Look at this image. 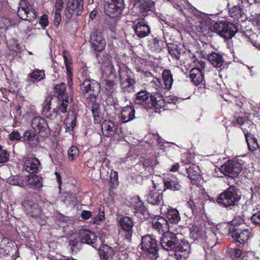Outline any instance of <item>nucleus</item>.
I'll return each mask as SVG.
<instances>
[{"mask_svg":"<svg viewBox=\"0 0 260 260\" xmlns=\"http://www.w3.org/2000/svg\"><path fill=\"white\" fill-rule=\"evenodd\" d=\"M210 29L225 39L229 40L238 31V26L226 20H219L211 26Z\"/></svg>","mask_w":260,"mask_h":260,"instance_id":"f257e3e1","label":"nucleus"},{"mask_svg":"<svg viewBox=\"0 0 260 260\" xmlns=\"http://www.w3.org/2000/svg\"><path fill=\"white\" fill-rule=\"evenodd\" d=\"M229 187L221 193L217 199V202L225 207L235 206L241 199L238 189L234 185H230Z\"/></svg>","mask_w":260,"mask_h":260,"instance_id":"f03ea898","label":"nucleus"},{"mask_svg":"<svg viewBox=\"0 0 260 260\" xmlns=\"http://www.w3.org/2000/svg\"><path fill=\"white\" fill-rule=\"evenodd\" d=\"M182 227H179L177 229L175 228L173 231L162 236L160 239L161 247L167 251L173 250L176 242L179 241V237H182Z\"/></svg>","mask_w":260,"mask_h":260,"instance_id":"7ed1b4c3","label":"nucleus"},{"mask_svg":"<svg viewBox=\"0 0 260 260\" xmlns=\"http://www.w3.org/2000/svg\"><path fill=\"white\" fill-rule=\"evenodd\" d=\"M80 89L85 98L94 102L100 91V86L99 83L95 80L86 79L81 85Z\"/></svg>","mask_w":260,"mask_h":260,"instance_id":"20e7f679","label":"nucleus"},{"mask_svg":"<svg viewBox=\"0 0 260 260\" xmlns=\"http://www.w3.org/2000/svg\"><path fill=\"white\" fill-rule=\"evenodd\" d=\"M125 6L124 0H105L104 11L109 17H117L120 16Z\"/></svg>","mask_w":260,"mask_h":260,"instance_id":"39448f33","label":"nucleus"},{"mask_svg":"<svg viewBox=\"0 0 260 260\" xmlns=\"http://www.w3.org/2000/svg\"><path fill=\"white\" fill-rule=\"evenodd\" d=\"M119 75L120 87L124 92H132L134 91L135 81L127 75L125 66H116Z\"/></svg>","mask_w":260,"mask_h":260,"instance_id":"423d86ee","label":"nucleus"},{"mask_svg":"<svg viewBox=\"0 0 260 260\" xmlns=\"http://www.w3.org/2000/svg\"><path fill=\"white\" fill-rule=\"evenodd\" d=\"M66 86L64 83L57 84L54 88L55 93L57 95L58 103L57 108L62 113L67 111V107L69 106L68 94L66 92Z\"/></svg>","mask_w":260,"mask_h":260,"instance_id":"0eeeda50","label":"nucleus"},{"mask_svg":"<svg viewBox=\"0 0 260 260\" xmlns=\"http://www.w3.org/2000/svg\"><path fill=\"white\" fill-rule=\"evenodd\" d=\"M83 0H69L64 12L66 19L70 21L74 14L81 16L83 10Z\"/></svg>","mask_w":260,"mask_h":260,"instance_id":"6e6552de","label":"nucleus"},{"mask_svg":"<svg viewBox=\"0 0 260 260\" xmlns=\"http://www.w3.org/2000/svg\"><path fill=\"white\" fill-rule=\"evenodd\" d=\"M141 247L143 250L157 257L158 251V245L153 236L146 235L142 238Z\"/></svg>","mask_w":260,"mask_h":260,"instance_id":"1a4fd4ad","label":"nucleus"},{"mask_svg":"<svg viewBox=\"0 0 260 260\" xmlns=\"http://www.w3.org/2000/svg\"><path fill=\"white\" fill-rule=\"evenodd\" d=\"M219 170L224 175L233 179L241 172V165L236 161L229 160L222 165Z\"/></svg>","mask_w":260,"mask_h":260,"instance_id":"9d476101","label":"nucleus"},{"mask_svg":"<svg viewBox=\"0 0 260 260\" xmlns=\"http://www.w3.org/2000/svg\"><path fill=\"white\" fill-rule=\"evenodd\" d=\"M102 69V75L103 78L108 79L105 80V88L110 93L113 92L115 84L112 80L117 76V70L114 66H104Z\"/></svg>","mask_w":260,"mask_h":260,"instance_id":"9b49d317","label":"nucleus"},{"mask_svg":"<svg viewBox=\"0 0 260 260\" xmlns=\"http://www.w3.org/2000/svg\"><path fill=\"white\" fill-rule=\"evenodd\" d=\"M173 250L175 251V255L178 260H184L187 258L190 251V245L184 240L183 235L182 237H179V241L176 242Z\"/></svg>","mask_w":260,"mask_h":260,"instance_id":"f8f14e48","label":"nucleus"},{"mask_svg":"<svg viewBox=\"0 0 260 260\" xmlns=\"http://www.w3.org/2000/svg\"><path fill=\"white\" fill-rule=\"evenodd\" d=\"M101 127L103 134L105 136L114 139L118 138L120 130L118 127L117 123L111 120H105Z\"/></svg>","mask_w":260,"mask_h":260,"instance_id":"ddd939ff","label":"nucleus"},{"mask_svg":"<svg viewBox=\"0 0 260 260\" xmlns=\"http://www.w3.org/2000/svg\"><path fill=\"white\" fill-rule=\"evenodd\" d=\"M31 125L36 132L41 136H45L49 134L50 129L46 120L41 116L34 117L31 119Z\"/></svg>","mask_w":260,"mask_h":260,"instance_id":"4468645a","label":"nucleus"},{"mask_svg":"<svg viewBox=\"0 0 260 260\" xmlns=\"http://www.w3.org/2000/svg\"><path fill=\"white\" fill-rule=\"evenodd\" d=\"M23 169L27 172L33 174L37 173L41 169L40 160L34 157H25L22 159Z\"/></svg>","mask_w":260,"mask_h":260,"instance_id":"2eb2a0df","label":"nucleus"},{"mask_svg":"<svg viewBox=\"0 0 260 260\" xmlns=\"http://www.w3.org/2000/svg\"><path fill=\"white\" fill-rule=\"evenodd\" d=\"M228 230L231 234L234 240L240 243L245 242L249 237L250 232L248 229L243 228H231L226 225Z\"/></svg>","mask_w":260,"mask_h":260,"instance_id":"dca6fc26","label":"nucleus"},{"mask_svg":"<svg viewBox=\"0 0 260 260\" xmlns=\"http://www.w3.org/2000/svg\"><path fill=\"white\" fill-rule=\"evenodd\" d=\"M90 42L93 49L99 52H101L105 49L106 43L102 33L98 31L91 33Z\"/></svg>","mask_w":260,"mask_h":260,"instance_id":"f3484780","label":"nucleus"},{"mask_svg":"<svg viewBox=\"0 0 260 260\" xmlns=\"http://www.w3.org/2000/svg\"><path fill=\"white\" fill-rule=\"evenodd\" d=\"M79 235L81 243L90 245L94 248L96 247V245L94 244L96 242L97 237L94 233L88 230L82 229L80 230Z\"/></svg>","mask_w":260,"mask_h":260,"instance_id":"a211bd4d","label":"nucleus"},{"mask_svg":"<svg viewBox=\"0 0 260 260\" xmlns=\"http://www.w3.org/2000/svg\"><path fill=\"white\" fill-rule=\"evenodd\" d=\"M152 225L153 229H155L159 234L162 236L167 234L169 232V226L168 221L162 217L157 219H153L152 221Z\"/></svg>","mask_w":260,"mask_h":260,"instance_id":"6ab92c4d","label":"nucleus"},{"mask_svg":"<svg viewBox=\"0 0 260 260\" xmlns=\"http://www.w3.org/2000/svg\"><path fill=\"white\" fill-rule=\"evenodd\" d=\"M134 31L139 38H143L150 33V28L147 23L143 21H138L134 26Z\"/></svg>","mask_w":260,"mask_h":260,"instance_id":"aec40b11","label":"nucleus"},{"mask_svg":"<svg viewBox=\"0 0 260 260\" xmlns=\"http://www.w3.org/2000/svg\"><path fill=\"white\" fill-rule=\"evenodd\" d=\"M149 93L146 90H141L136 94L134 103L136 105H141L145 109L150 108V103Z\"/></svg>","mask_w":260,"mask_h":260,"instance_id":"412c9836","label":"nucleus"},{"mask_svg":"<svg viewBox=\"0 0 260 260\" xmlns=\"http://www.w3.org/2000/svg\"><path fill=\"white\" fill-rule=\"evenodd\" d=\"M119 223L121 229L127 233L125 236V238L128 240H130L133 233V227L134 223L132 219L127 216L123 217L120 218Z\"/></svg>","mask_w":260,"mask_h":260,"instance_id":"4be33fe9","label":"nucleus"},{"mask_svg":"<svg viewBox=\"0 0 260 260\" xmlns=\"http://www.w3.org/2000/svg\"><path fill=\"white\" fill-rule=\"evenodd\" d=\"M51 98L49 97L45 100L43 104L42 114L47 118L54 119L57 115V111L55 108H51Z\"/></svg>","mask_w":260,"mask_h":260,"instance_id":"5701e85b","label":"nucleus"},{"mask_svg":"<svg viewBox=\"0 0 260 260\" xmlns=\"http://www.w3.org/2000/svg\"><path fill=\"white\" fill-rule=\"evenodd\" d=\"M7 47L9 52L7 53V57L9 60H13L14 57L17 55V52L21 51L22 50V48L18 43V41L15 39L9 40L7 43Z\"/></svg>","mask_w":260,"mask_h":260,"instance_id":"b1692460","label":"nucleus"},{"mask_svg":"<svg viewBox=\"0 0 260 260\" xmlns=\"http://www.w3.org/2000/svg\"><path fill=\"white\" fill-rule=\"evenodd\" d=\"M147 201L152 205H159L162 202V194L155 189L152 188L146 195Z\"/></svg>","mask_w":260,"mask_h":260,"instance_id":"393cba45","label":"nucleus"},{"mask_svg":"<svg viewBox=\"0 0 260 260\" xmlns=\"http://www.w3.org/2000/svg\"><path fill=\"white\" fill-rule=\"evenodd\" d=\"M135 110L133 106H126L121 110L120 120L122 123L128 122L135 118Z\"/></svg>","mask_w":260,"mask_h":260,"instance_id":"a878e982","label":"nucleus"},{"mask_svg":"<svg viewBox=\"0 0 260 260\" xmlns=\"http://www.w3.org/2000/svg\"><path fill=\"white\" fill-rule=\"evenodd\" d=\"M150 107H154L156 110L160 109L165 107L166 101L163 96L157 92L154 93L150 96Z\"/></svg>","mask_w":260,"mask_h":260,"instance_id":"bb28decb","label":"nucleus"},{"mask_svg":"<svg viewBox=\"0 0 260 260\" xmlns=\"http://www.w3.org/2000/svg\"><path fill=\"white\" fill-rule=\"evenodd\" d=\"M164 184L167 189L173 191L179 190L181 187L178 179L173 175L169 176L167 178L164 179Z\"/></svg>","mask_w":260,"mask_h":260,"instance_id":"cd10ccee","label":"nucleus"},{"mask_svg":"<svg viewBox=\"0 0 260 260\" xmlns=\"http://www.w3.org/2000/svg\"><path fill=\"white\" fill-rule=\"evenodd\" d=\"M189 76L191 81L196 85H200L204 82V76L202 71L197 67L192 68L190 71Z\"/></svg>","mask_w":260,"mask_h":260,"instance_id":"c85d7f7f","label":"nucleus"},{"mask_svg":"<svg viewBox=\"0 0 260 260\" xmlns=\"http://www.w3.org/2000/svg\"><path fill=\"white\" fill-rule=\"evenodd\" d=\"M169 53L172 58L179 59L180 56L181 45L177 42L168 43L167 44Z\"/></svg>","mask_w":260,"mask_h":260,"instance_id":"c756f323","label":"nucleus"},{"mask_svg":"<svg viewBox=\"0 0 260 260\" xmlns=\"http://www.w3.org/2000/svg\"><path fill=\"white\" fill-rule=\"evenodd\" d=\"M99 254L101 258L104 260H109L112 258L114 251L112 247L104 244L100 247Z\"/></svg>","mask_w":260,"mask_h":260,"instance_id":"7c9ffc66","label":"nucleus"},{"mask_svg":"<svg viewBox=\"0 0 260 260\" xmlns=\"http://www.w3.org/2000/svg\"><path fill=\"white\" fill-rule=\"evenodd\" d=\"M237 32L240 33L242 36L245 37L248 39L257 37V35L252 31L251 27L246 25L245 22L240 25V27L238 26V31Z\"/></svg>","mask_w":260,"mask_h":260,"instance_id":"2f4dec72","label":"nucleus"},{"mask_svg":"<svg viewBox=\"0 0 260 260\" xmlns=\"http://www.w3.org/2000/svg\"><path fill=\"white\" fill-rule=\"evenodd\" d=\"M23 141L29 143L32 146L37 145L39 142V137L32 131H26L23 136Z\"/></svg>","mask_w":260,"mask_h":260,"instance_id":"473e14b6","label":"nucleus"},{"mask_svg":"<svg viewBox=\"0 0 260 260\" xmlns=\"http://www.w3.org/2000/svg\"><path fill=\"white\" fill-rule=\"evenodd\" d=\"M166 217L169 222L176 224L178 223L181 219L178 211L172 208L168 209Z\"/></svg>","mask_w":260,"mask_h":260,"instance_id":"72a5a7b5","label":"nucleus"},{"mask_svg":"<svg viewBox=\"0 0 260 260\" xmlns=\"http://www.w3.org/2000/svg\"><path fill=\"white\" fill-rule=\"evenodd\" d=\"M139 9L142 16L145 17L148 11L153 12L155 10V3L151 0L144 1L139 5Z\"/></svg>","mask_w":260,"mask_h":260,"instance_id":"f704fd0d","label":"nucleus"},{"mask_svg":"<svg viewBox=\"0 0 260 260\" xmlns=\"http://www.w3.org/2000/svg\"><path fill=\"white\" fill-rule=\"evenodd\" d=\"M164 41L155 38L149 41L148 47L152 51L160 52L164 48Z\"/></svg>","mask_w":260,"mask_h":260,"instance_id":"c9c22d12","label":"nucleus"},{"mask_svg":"<svg viewBox=\"0 0 260 260\" xmlns=\"http://www.w3.org/2000/svg\"><path fill=\"white\" fill-rule=\"evenodd\" d=\"M247 145L249 149L253 151L258 148V145L257 143V139L253 137V136L248 132H246L244 134Z\"/></svg>","mask_w":260,"mask_h":260,"instance_id":"e433bc0d","label":"nucleus"},{"mask_svg":"<svg viewBox=\"0 0 260 260\" xmlns=\"http://www.w3.org/2000/svg\"><path fill=\"white\" fill-rule=\"evenodd\" d=\"M206 58L212 65H222L224 62L222 56L215 52L210 53Z\"/></svg>","mask_w":260,"mask_h":260,"instance_id":"4c0bfd02","label":"nucleus"},{"mask_svg":"<svg viewBox=\"0 0 260 260\" xmlns=\"http://www.w3.org/2000/svg\"><path fill=\"white\" fill-rule=\"evenodd\" d=\"M26 211L28 214L34 218L38 217L41 215L42 213L41 210L39 207L38 205L32 202L28 204V207H26Z\"/></svg>","mask_w":260,"mask_h":260,"instance_id":"58836bf2","label":"nucleus"},{"mask_svg":"<svg viewBox=\"0 0 260 260\" xmlns=\"http://www.w3.org/2000/svg\"><path fill=\"white\" fill-rule=\"evenodd\" d=\"M229 13L231 17L237 20H239L244 14L243 10L240 5L234 6L229 9Z\"/></svg>","mask_w":260,"mask_h":260,"instance_id":"ea45409f","label":"nucleus"},{"mask_svg":"<svg viewBox=\"0 0 260 260\" xmlns=\"http://www.w3.org/2000/svg\"><path fill=\"white\" fill-rule=\"evenodd\" d=\"M28 183L36 189L40 188L43 186L42 178L37 175H30L28 177Z\"/></svg>","mask_w":260,"mask_h":260,"instance_id":"a19ab883","label":"nucleus"},{"mask_svg":"<svg viewBox=\"0 0 260 260\" xmlns=\"http://www.w3.org/2000/svg\"><path fill=\"white\" fill-rule=\"evenodd\" d=\"M204 234V231L200 229V228L197 225H192L190 228V237L194 240L202 238Z\"/></svg>","mask_w":260,"mask_h":260,"instance_id":"79ce46f5","label":"nucleus"},{"mask_svg":"<svg viewBox=\"0 0 260 260\" xmlns=\"http://www.w3.org/2000/svg\"><path fill=\"white\" fill-rule=\"evenodd\" d=\"M252 214L250 218L252 222L256 225H260V205L254 207Z\"/></svg>","mask_w":260,"mask_h":260,"instance_id":"37998d69","label":"nucleus"},{"mask_svg":"<svg viewBox=\"0 0 260 260\" xmlns=\"http://www.w3.org/2000/svg\"><path fill=\"white\" fill-rule=\"evenodd\" d=\"M211 38V35H209L206 37L203 35L202 37H200L198 40H196L195 41L194 46L196 47V52L200 54V50H202V48L203 47L204 45L205 46H207L208 45V41L207 40L208 38Z\"/></svg>","mask_w":260,"mask_h":260,"instance_id":"c03bdc74","label":"nucleus"},{"mask_svg":"<svg viewBox=\"0 0 260 260\" xmlns=\"http://www.w3.org/2000/svg\"><path fill=\"white\" fill-rule=\"evenodd\" d=\"M20 9L18 11V15L21 19H23V14L32 6L26 0H21L19 3Z\"/></svg>","mask_w":260,"mask_h":260,"instance_id":"a18cd8bd","label":"nucleus"},{"mask_svg":"<svg viewBox=\"0 0 260 260\" xmlns=\"http://www.w3.org/2000/svg\"><path fill=\"white\" fill-rule=\"evenodd\" d=\"M231 223V228H243L245 226L244 219L239 215L235 216Z\"/></svg>","mask_w":260,"mask_h":260,"instance_id":"49530a36","label":"nucleus"},{"mask_svg":"<svg viewBox=\"0 0 260 260\" xmlns=\"http://www.w3.org/2000/svg\"><path fill=\"white\" fill-rule=\"evenodd\" d=\"M23 20H27L29 22H32L37 18V13L33 7H31L29 10L26 11V13L23 14Z\"/></svg>","mask_w":260,"mask_h":260,"instance_id":"de8ad7c7","label":"nucleus"},{"mask_svg":"<svg viewBox=\"0 0 260 260\" xmlns=\"http://www.w3.org/2000/svg\"><path fill=\"white\" fill-rule=\"evenodd\" d=\"M208 235L206 236V242L211 246H215L217 243V237L215 232L212 230L208 231Z\"/></svg>","mask_w":260,"mask_h":260,"instance_id":"09e8293b","label":"nucleus"},{"mask_svg":"<svg viewBox=\"0 0 260 260\" xmlns=\"http://www.w3.org/2000/svg\"><path fill=\"white\" fill-rule=\"evenodd\" d=\"M237 122L241 125V129L243 130L244 134L246 132H248V129L246 128V126H251L252 128H255V125L251 121H245L242 117H238L237 119Z\"/></svg>","mask_w":260,"mask_h":260,"instance_id":"8fccbe9b","label":"nucleus"},{"mask_svg":"<svg viewBox=\"0 0 260 260\" xmlns=\"http://www.w3.org/2000/svg\"><path fill=\"white\" fill-rule=\"evenodd\" d=\"M45 74L43 70H35L29 75L28 80L29 81L34 82L36 80L39 81L44 78Z\"/></svg>","mask_w":260,"mask_h":260,"instance_id":"3c124183","label":"nucleus"},{"mask_svg":"<svg viewBox=\"0 0 260 260\" xmlns=\"http://www.w3.org/2000/svg\"><path fill=\"white\" fill-rule=\"evenodd\" d=\"M163 80L165 84L166 88H171L172 83L173 79L170 71L165 70L162 73Z\"/></svg>","mask_w":260,"mask_h":260,"instance_id":"603ef678","label":"nucleus"},{"mask_svg":"<svg viewBox=\"0 0 260 260\" xmlns=\"http://www.w3.org/2000/svg\"><path fill=\"white\" fill-rule=\"evenodd\" d=\"M96 57L98 59L99 63L101 64H106V65H112L111 63L112 57L109 53H104L102 56L96 53Z\"/></svg>","mask_w":260,"mask_h":260,"instance_id":"864d4df0","label":"nucleus"},{"mask_svg":"<svg viewBox=\"0 0 260 260\" xmlns=\"http://www.w3.org/2000/svg\"><path fill=\"white\" fill-rule=\"evenodd\" d=\"M79 155V150L75 146H72L68 151V158L70 160H74Z\"/></svg>","mask_w":260,"mask_h":260,"instance_id":"5fc2aeb1","label":"nucleus"},{"mask_svg":"<svg viewBox=\"0 0 260 260\" xmlns=\"http://www.w3.org/2000/svg\"><path fill=\"white\" fill-rule=\"evenodd\" d=\"M194 167L190 166L186 168V173L187 177L189 178L191 181H196L198 178V173L197 171L194 170Z\"/></svg>","mask_w":260,"mask_h":260,"instance_id":"6e6d98bb","label":"nucleus"},{"mask_svg":"<svg viewBox=\"0 0 260 260\" xmlns=\"http://www.w3.org/2000/svg\"><path fill=\"white\" fill-rule=\"evenodd\" d=\"M76 124V118L75 115H71L70 117H69L66 121V125L67 126V129H68L69 131L70 129L72 130Z\"/></svg>","mask_w":260,"mask_h":260,"instance_id":"4d7b16f0","label":"nucleus"},{"mask_svg":"<svg viewBox=\"0 0 260 260\" xmlns=\"http://www.w3.org/2000/svg\"><path fill=\"white\" fill-rule=\"evenodd\" d=\"M8 182L12 185L21 186L23 184L22 177L14 176L8 179Z\"/></svg>","mask_w":260,"mask_h":260,"instance_id":"13d9d810","label":"nucleus"},{"mask_svg":"<svg viewBox=\"0 0 260 260\" xmlns=\"http://www.w3.org/2000/svg\"><path fill=\"white\" fill-rule=\"evenodd\" d=\"M207 41H208L207 46L204 45L203 47L202 48V50H200V56L203 58H206V56L210 53L209 50L211 47L210 45L211 42L209 41L208 39H207Z\"/></svg>","mask_w":260,"mask_h":260,"instance_id":"bf43d9fd","label":"nucleus"},{"mask_svg":"<svg viewBox=\"0 0 260 260\" xmlns=\"http://www.w3.org/2000/svg\"><path fill=\"white\" fill-rule=\"evenodd\" d=\"M115 18L116 17H110L109 19L106 20V24L108 28L113 32H115L116 30L117 22L115 19Z\"/></svg>","mask_w":260,"mask_h":260,"instance_id":"052dcab7","label":"nucleus"},{"mask_svg":"<svg viewBox=\"0 0 260 260\" xmlns=\"http://www.w3.org/2000/svg\"><path fill=\"white\" fill-rule=\"evenodd\" d=\"M39 23L43 29L46 28L49 24L48 15L47 14H44L41 16L39 19Z\"/></svg>","mask_w":260,"mask_h":260,"instance_id":"680f3d73","label":"nucleus"},{"mask_svg":"<svg viewBox=\"0 0 260 260\" xmlns=\"http://www.w3.org/2000/svg\"><path fill=\"white\" fill-rule=\"evenodd\" d=\"M54 8V12L61 13L64 8V2L63 0H55Z\"/></svg>","mask_w":260,"mask_h":260,"instance_id":"e2e57ef3","label":"nucleus"},{"mask_svg":"<svg viewBox=\"0 0 260 260\" xmlns=\"http://www.w3.org/2000/svg\"><path fill=\"white\" fill-rule=\"evenodd\" d=\"M61 13L54 12L53 25L56 27L58 28L59 24L61 21Z\"/></svg>","mask_w":260,"mask_h":260,"instance_id":"0e129e2a","label":"nucleus"},{"mask_svg":"<svg viewBox=\"0 0 260 260\" xmlns=\"http://www.w3.org/2000/svg\"><path fill=\"white\" fill-rule=\"evenodd\" d=\"M243 254H245L243 253L240 249L235 248L233 249L231 255L235 258L234 260H239Z\"/></svg>","mask_w":260,"mask_h":260,"instance_id":"69168bd1","label":"nucleus"},{"mask_svg":"<svg viewBox=\"0 0 260 260\" xmlns=\"http://www.w3.org/2000/svg\"><path fill=\"white\" fill-rule=\"evenodd\" d=\"M9 158V154L6 150H2L0 153V163H5L7 162Z\"/></svg>","mask_w":260,"mask_h":260,"instance_id":"338daca9","label":"nucleus"},{"mask_svg":"<svg viewBox=\"0 0 260 260\" xmlns=\"http://www.w3.org/2000/svg\"><path fill=\"white\" fill-rule=\"evenodd\" d=\"M9 138L11 140L19 141L22 138L19 133L17 131H14L9 135Z\"/></svg>","mask_w":260,"mask_h":260,"instance_id":"774afa93","label":"nucleus"}]
</instances>
